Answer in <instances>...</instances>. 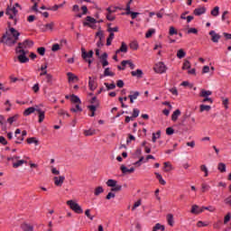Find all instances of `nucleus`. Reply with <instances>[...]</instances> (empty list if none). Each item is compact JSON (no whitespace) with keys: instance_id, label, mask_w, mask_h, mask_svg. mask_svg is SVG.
Wrapping results in <instances>:
<instances>
[{"instance_id":"obj_17","label":"nucleus","mask_w":231,"mask_h":231,"mask_svg":"<svg viewBox=\"0 0 231 231\" xmlns=\"http://www.w3.org/2000/svg\"><path fill=\"white\" fill-rule=\"evenodd\" d=\"M210 95H212V91L206 90L203 88L200 90V93H199V97H201L202 98H207V97H210Z\"/></svg>"},{"instance_id":"obj_49","label":"nucleus","mask_w":231,"mask_h":231,"mask_svg":"<svg viewBox=\"0 0 231 231\" xmlns=\"http://www.w3.org/2000/svg\"><path fill=\"white\" fill-rule=\"evenodd\" d=\"M160 134H161L160 131L157 132L156 134H152V141L153 142V143H155L156 140L160 138Z\"/></svg>"},{"instance_id":"obj_52","label":"nucleus","mask_w":231,"mask_h":231,"mask_svg":"<svg viewBox=\"0 0 231 231\" xmlns=\"http://www.w3.org/2000/svg\"><path fill=\"white\" fill-rule=\"evenodd\" d=\"M84 134H85V136H93V134H95V130H86L85 132H84Z\"/></svg>"},{"instance_id":"obj_42","label":"nucleus","mask_w":231,"mask_h":231,"mask_svg":"<svg viewBox=\"0 0 231 231\" xmlns=\"http://www.w3.org/2000/svg\"><path fill=\"white\" fill-rule=\"evenodd\" d=\"M120 190H122V185H118V184H116V186H114L111 189V192H120Z\"/></svg>"},{"instance_id":"obj_51","label":"nucleus","mask_w":231,"mask_h":231,"mask_svg":"<svg viewBox=\"0 0 231 231\" xmlns=\"http://www.w3.org/2000/svg\"><path fill=\"white\" fill-rule=\"evenodd\" d=\"M189 68H190V61L185 60L182 66V69H189Z\"/></svg>"},{"instance_id":"obj_54","label":"nucleus","mask_w":231,"mask_h":231,"mask_svg":"<svg viewBox=\"0 0 231 231\" xmlns=\"http://www.w3.org/2000/svg\"><path fill=\"white\" fill-rule=\"evenodd\" d=\"M203 209H204V211L208 210V212H215L216 211V208H214V206L203 207Z\"/></svg>"},{"instance_id":"obj_13","label":"nucleus","mask_w":231,"mask_h":231,"mask_svg":"<svg viewBox=\"0 0 231 231\" xmlns=\"http://www.w3.org/2000/svg\"><path fill=\"white\" fill-rule=\"evenodd\" d=\"M207 12V8L205 7H199V8H196L194 11H193V14L194 15H203V14H205Z\"/></svg>"},{"instance_id":"obj_60","label":"nucleus","mask_w":231,"mask_h":231,"mask_svg":"<svg viewBox=\"0 0 231 231\" xmlns=\"http://www.w3.org/2000/svg\"><path fill=\"white\" fill-rule=\"evenodd\" d=\"M90 212H91V210L87 209V210L85 211V216H87V217H88V219H90L91 221H93V216H91Z\"/></svg>"},{"instance_id":"obj_11","label":"nucleus","mask_w":231,"mask_h":231,"mask_svg":"<svg viewBox=\"0 0 231 231\" xmlns=\"http://www.w3.org/2000/svg\"><path fill=\"white\" fill-rule=\"evenodd\" d=\"M130 93H131V95L128 96V98H130V104H134V100H136V98H138V97H140V92L132 91Z\"/></svg>"},{"instance_id":"obj_34","label":"nucleus","mask_w":231,"mask_h":231,"mask_svg":"<svg viewBox=\"0 0 231 231\" xmlns=\"http://www.w3.org/2000/svg\"><path fill=\"white\" fill-rule=\"evenodd\" d=\"M42 32H48V30H53V23L43 25Z\"/></svg>"},{"instance_id":"obj_16","label":"nucleus","mask_w":231,"mask_h":231,"mask_svg":"<svg viewBox=\"0 0 231 231\" xmlns=\"http://www.w3.org/2000/svg\"><path fill=\"white\" fill-rule=\"evenodd\" d=\"M120 170L122 171L123 174H127V172L131 174L134 172V168L132 167L128 169L127 167H125V165H121Z\"/></svg>"},{"instance_id":"obj_22","label":"nucleus","mask_w":231,"mask_h":231,"mask_svg":"<svg viewBox=\"0 0 231 231\" xmlns=\"http://www.w3.org/2000/svg\"><path fill=\"white\" fill-rule=\"evenodd\" d=\"M180 115H181V111H180V109L175 110L173 112V114L171 115L172 122H176V120H178V116H180Z\"/></svg>"},{"instance_id":"obj_1","label":"nucleus","mask_w":231,"mask_h":231,"mask_svg":"<svg viewBox=\"0 0 231 231\" xmlns=\"http://www.w3.org/2000/svg\"><path fill=\"white\" fill-rule=\"evenodd\" d=\"M19 11L15 9V6L13 7H7L5 14L9 16V19H11L13 22H8V27L9 30L6 31L5 34L3 35L2 42L4 44H6L7 46H14L19 41V36L21 35V32L12 26H15L17 24V18L15 17Z\"/></svg>"},{"instance_id":"obj_38","label":"nucleus","mask_w":231,"mask_h":231,"mask_svg":"<svg viewBox=\"0 0 231 231\" xmlns=\"http://www.w3.org/2000/svg\"><path fill=\"white\" fill-rule=\"evenodd\" d=\"M106 185L107 187H116V180H113V179H109L107 181H106Z\"/></svg>"},{"instance_id":"obj_26","label":"nucleus","mask_w":231,"mask_h":231,"mask_svg":"<svg viewBox=\"0 0 231 231\" xmlns=\"http://www.w3.org/2000/svg\"><path fill=\"white\" fill-rule=\"evenodd\" d=\"M71 113H82V107H80V105L77 104L75 107L70 108Z\"/></svg>"},{"instance_id":"obj_57","label":"nucleus","mask_w":231,"mask_h":231,"mask_svg":"<svg viewBox=\"0 0 231 231\" xmlns=\"http://www.w3.org/2000/svg\"><path fill=\"white\" fill-rule=\"evenodd\" d=\"M51 50L52 51H59V50H60V45H59V43H55L52 45Z\"/></svg>"},{"instance_id":"obj_32","label":"nucleus","mask_w":231,"mask_h":231,"mask_svg":"<svg viewBox=\"0 0 231 231\" xmlns=\"http://www.w3.org/2000/svg\"><path fill=\"white\" fill-rule=\"evenodd\" d=\"M113 39H115V33L110 32L108 38L106 39V46H111V42H113Z\"/></svg>"},{"instance_id":"obj_23","label":"nucleus","mask_w":231,"mask_h":231,"mask_svg":"<svg viewBox=\"0 0 231 231\" xmlns=\"http://www.w3.org/2000/svg\"><path fill=\"white\" fill-rule=\"evenodd\" d=\"M172 169V164L170 162H164V172H171Z\"/></svg>"},{"instance_id":"obj_46","label":"nucleus","mask_w":231,"mask_h":231,"mask_svg":"<svg viewBox=\"0 0 231 231\" xmlns=\"http://www.w3.org/2000/svg\"><path fill=\"white\" fill-rule=\"evenodd\" d=\"M201 187H202V192H207V191L210 190V185H208L207 183H202Z\"/></svg>"},{"instance_id":"obj_62","label":"nucleus","mask_w":231,"mask_h":231,"mask_svg":"<svg viewBox=\"0 0 231 231\" xmlns=\"http://www.w3.org/2000/svg\"><path fill=\"white\" fill-rule=\"evenodd\" d=\"M107 32H109V33H113V32H118V27H109Z\"/></svg>"},{"instance_id":"obj_53","label":"nucleus","mask_w":231,"mask_h":231,"mask_svg":"<svg viewBox=\"0 0 231 231\" xmlns=\"http://www.w3.org/2000/svg\"><path fill=\"white\" fill-rule=\"evenodd\" d=\"M169 33H170V35H178V31H176V29L174 27L171 26Z\"/></svg>"},{"instance_id":"obj_50","label":"nucleus","mask_w":231,"mask_h":231,"mask_svg":"<svg viewBox=\"0 0 231 231\" xmlns=\"http://www.w3.org/2000/svg\"><path fill=\"white\" fill-rule=\"evenodd\" d=\"M139 115H140V110L138 108H134L132 117L138 118Z\"/></svg>"},{"instance_id":"obj_5","label":"nucleus","mask_w":231,"mask_h":231,"mask_svg":"<svg viewBox=\"0 0 231 231\" xmlns=\"http://www.w3.org/2000/svg\"><path fill=\"white\" fill-rule=\"evenodd\" d=\"M33 42L31 40H25L23 42H19L15 50H26V48H32Z\"/></svg>"},{"instance_id":"obj_3","label":"nucleus","mask_w":231,"mask_h":231,"mask_svg":"<svg viewBox=\"0 0 231 231\" xmlns=\"http://www.w3.org/2000/svg\"><path fill=\"white\" fill-rule=\"evenodd\" d=\"M15 53L18 55L17 59L19 62H21V64H25V62H29L30 59L26 57V51L23 49H15Z\"/></svg>"},{"instance_id":"obj_24","label":"nucleus","mask_w":231,"mask_h":231,"mask_svg":"<svg viewBox=\"0 0 231 231\" xmlns=\"http://www.w3.org/2000/svg\"><path fill=\"white\" fill-rule=\"evenodd\" d=\"M167 221L170 226H174V216H172V214L167 215Z\"/></svg>"},{"instance_id":"obj_48","label":"nucleus","mask_w":231,"mask_h":231,"mask_svg":"<svg viewBox=\"0 0 231 231\" xmlns=\"http://www.w3.org/2000/svg\"><path fill=\"white\" fill-rule=\"evenodd\" d=\"M156 31L154 29H149L145 34L146 39H150V37H152V33H154Z\"/></svg>"},{"instance_id":"obj_58","label":"nucleus","mask_w":231,"mask_h":231,"mask_svg":"<svg viewBox=\"0 0 231 231\" xmlns=\"http://www.w3.org/2000/svg\"><path fill=\"white\" fill-rule=\"evenodd\" d=\"M230 218H231V214L227 213L226 216L224 217V225H226V223L230 221Z\"/></svg>"},{"instance_id":"obj_64","label":"nucleus","mask_w":231,"mask_h":231,"mask_svg":"<svg viewBox=\"0 0 231 231\" xmlns=\"http://www.w3.org/2000/svg\"><path fill=\"white\" fill-rule=\"evenodd\" d=\"M107 21H115V16H113L111 14H106Z\"/></svg>"},{"instance_id":"obj_45","label":"nucleus","mask_w":231,"mask_h":231,"mask_svg":"<svg viewBox=\"0 0 231 231\" xmlns=\"http://www.w3.org/2000/svg\"><path fill=\"white\" fill-rule=\"evenodd\" d=\"M200 171H202V172H205V177L207 178V176H208V169L207 168V165L202 164L200 166Z\"/></svg>"},{"instance_id":"obj_33","label":"nucleus","mask_w":231,"mask_h":231,"mask_svg":"<svg viewBox=\"0 0 231 231\" xmlns=\"http://www.w3.org/2000/svg\"><path fill=\"white\" fill-rule=\"evenodd\" d=\"M67 75L69 77V82H74V80H79V78L71 72H69Z\"/></svg>"},{"instance_id":"obj_61","label":"nucleus","mask_w":231,"mask_h":231,"mask_svg":"<svg viewBox=\"0 0 231 231\" xmlns=\"http://www.w3.org/2000/svg\"><path fill=\"white\" fill-rule=\"evenodd\" d=\"M0 143H2V145H8V142L4 136H0Z\"/></svg>"},{"instance_id":"obj_35","label":"nucleus","mask_w":231,"mask_h":231,"mask_svg":"<svg viewBox=\"0 0 231 231\" xmlns=\"http://www.w3.org/2000/svg\"><path fill=\"white\" fill-rule=\"evenodd\" d=\"M185 55H187V53L185 52V51H183V49H180L177 51V57L178 59H183L185 57Z\"/></svg>"},{"instance_id":"obj_39","label":"nucleus","mask_w":231,"mask_h":231,"mask_svg":"<svg viewBox=\"0 0 231 231\" xmlns=\"http://www.w3.org/2000/svg\"><path fill=\"white\" fill-rule=\"evenodd\" d=\"M211 15H213V17H217V15H219V6L214 7L211 11Z\"/></svg>"},{"instance_id":"obj_20","label":"nucleus","mask_w":231,"mask_h":231,"mask_svg":"<svg viewBox=\"0 0 231 231\" xmlns=\"http://www.w3.org/2000/svg\"><path fill=\"white\" fill-rule=\"evenodd\" d=\"M21 228L23 231H33V226L28 224V223H23L21 225Z\"/></svg>"},{"instance_id":"obj_37","label":"nucleus","mask_w":231,"mask_h":231,"mask_svg":"<svg viewBox=\"0 0 231 231\" xmlns=\"http://www.w3.org/2000/svg\"><path fill=\"white\" fill-rule=\"evenodd\" d=\"M102 192H104V188H102V186H98L97 188H96L94 194L95 196H100Z\"/></svg>"},{"instance_id":"obj_27","label":"nucleus","mask_w":231,"mask_h":231,"mask_svg":"<svg viewBox=\"0 0 231 231\" xmlns=\"http://www.w3.org/2000/svg\"><path fill=\"white\" fill-rule=\"evenodd\" d=\"M70 100H71V102H73V104H76V105L77 104H79V105L81 104L80 98L76 95H72Z\"/></svg>"},{"instance_id":"obj_30","label":"nucleus","mask_w":231,"mask_h":231,"mask_svg":"<svg viewBox=\"0 0 231 231\" xmlns=\"http://www.w3.org/2000/svg\"><path fill=\"white\" fill-rule=\"evenodd\" d=\"M23 163H26V161L20 160V161H17L14 163H13V167H14V169H17V168L21 167V165H23Z\"/></svg>"},{"instance_id":"obj_4","label":"nucleus","mask_w":231,"mask_h":231,"mask_svg":"<svg viewBox=\"0 0 231 231\" xmlns=\"http://www.w3.org/2000/svg\"><path fill=\"white\" fill-rule=\"evenodd\" d=\"M67 205H69V207L71 208V210L76 212V214H82L84 212V210H82V208L80 207V205H79V203H77L73 200H68Z\"/></svg>"},{"instance_id":"obj_47","label":"nucleus","mask_w":231,"mask_h":231,"mask_svg":"<svg viewBox=\"0 0 231 231\" xmlns=\"http://www.w3.org/2000/svg\"><path fill=\"white\" fill-rule=\"evenodd\" d=\"M116 10H120V7L114 6L113 9L111 7L106 8V12H108L109 14H115V12H116Z\"/></svg>"},{"instance_id":"obj_14","label":"nucleus","mask_w":231,"mask_h":231,"mask_svg":"<svg viewBox=\"0 0 231 231\" xmlns=\"http://www.w3.org/2000/svg\"><path fill=\"white\" fill-rule=\"evenodd\" d=\"M36 111L38 112V116H39L38 122H39L40 124H42V122H44L45 112L42 111L41 108L36 109Z\"/></svg>"},{"instance_id":"obj_63","label":"nucleus","mask_w":231,"mask_h":231,"mask_svg":"<svg viewBox=\"0 0 231 231\" xmlns=\"http://www.w3.org/2000/svg\"><path fill=\"white\" fill-rule=\"evenodd\" d=\"M188 33H198V29H196V28H189L188 30Z\"/></svg>"},{"instance_id":"obj_21","label":"nucleus","mask_w":231,"mask_h":231,"mask_svg":"<svg viewBox=\"0 0 231 231\" xmlns=\"http://www.w3.org/2000/svg\"><path fill=\"white\" fill-rule=\"evenodd\" d=\"M132 77H137L138 79H142V75H143V72L142 69H138L134 71L131 72Z\"/></svg>"},{"instance_id":"obj_43","label":"nucleus","mask_w":231,"mask_h":231,"mask_svg":"<svg viewBox=\"0 0 231 231\" xmlns=\"http://www.w3.org/2000/svg\"><path fill=\"white\" fill-rule=\"evenodd\" d=\"M211 107L208 105H200V113L203 111H210Z\"/></svg>"},{"instance_id":"obj_18","label":"nucleus","mask_w":231,"mask_h":231,"mask_svg":"<svg viewBox=\"0 0 231 231\" xmlns=\"http://www.w3.org/2000/svg\"><path fill=\"white\" fill-rule=\"evenodd\" d=\"M37 109H39L38 107H28L27 109L24 110L23 115L24 116H30V115H32V113H35V111H37Z\"/></svg>"},{"instance_id":"obj_41","label":"nucleus","mask_w":231,"mask_h":231,"mask_svg":"<svg viewBox=\"0 0 231 231\" xmlns=\"http://www.w3.org/2000/svg\"><path fill=\"white\" fill-rule=\"evenodd\" d=\"M37 53H39V55H41L42 57H44V54L46 53V48L39 47L37 49Z\"/></svg>"},{"instance_id":"obj_56","label":"nucleus","mask_w":231,"mask_h":231,"mask_svg":"<svg viewBox=\"0 0 231 231\" xmlns=\"http://www.w3.org/2000/svg\"><path fill=\"white\" fill-rule=\"evenodd\" d=\"M131 50H138V43L136 42H133L130 43Z\"/></svg>"},{"instance_id":"obj_36","label":"nucleus","mask_w":231,"mask_h":231,"mask_svg":"<svg viewBox=\"0 0 231 231\" xmlns=\"http://www.w3.org/2000/svg\"><path fill=\"white\" fill-rule=\"evenodd\" d=\"M65 5H66V2H63L62 4H60V5H55L51 8V10H52V12H57L59 8H62V6H64Z\"/></svg>"},{"instance_id":"obj_28","label":"nucleus","mask_w":231,"mask_h":231,"mask_svg":"<svg viewBox=\"0 0 231 231\" xmlns=\"http://www.w3.org/2000/svg\"><path fill=\"white\" fill-rule=\"evenodd\" d=\"M18 118H19V115H14V116L9 117L7 119V122L8 124H10V125H12L14 122H17Z\"/></svg>"},{"instance_id":"obj_59","label":"nucleus","mask_w":231,"mask_h":231,"mask_svg":"<svg viewBox=\"0 0 231 231\" xmlns=\"http://www.w3.org/2000/svg\"><path fill=\"white\" fill-rule=\"evenodd\" d=\"M140 205H142V200H138L137 202H135L132 208V210H136V208H138Z\"/></svg>"},{"instance_id":"obj_12","label":"nucleus","mask_w":231,"mask_h":231,"mask_svg":"<svg viewBox=\"0 0 231 231\" xmlns=\"http://www.w3.org/2000/svg\"><path fill=\"white\" fill-rule=\"evenodd\" d=\"M64 180H66L64 176L54 177V184L57 187H61L62 183H64Z\"/></svg>"},{"instance_id":"obj_9","label":"nucleus","mask_w":231,"mask_h":231,"mask_svg":"<svg viewBox=\"0 0 231 231\" xmlns=\"http://www.w3.org/2000/svg\"><path fill=\"white\" fill-rule=\"evenodd\" d=\"M96 37H97L99 40L97 42V48H101V46H104V43H102V40L104 39V32L103 31H98L96 33Z\"/></svg>"},{"instance_id":"obj_2","label":"nucleus","mask_w":231,"mask_h":231,"mask_svg":"<svg viewBox=\"0 0 231 231\" xmlns=\"http://www.w3.org/2000/svg\"><path fill=\"white\" fill-rule=\"evenodd\" d=\"M94 52L93 51H89L88 52L86 51V49H81V57L84 60L85 62L88 63V66H91L93 63V60L91 59L93 58Z\"/></svg>"},{"instance_id":"obj_25","label":"nucleus","mask_w":231,"mask_h":231,"mask_svg":"<svg viewBox=\"0 0 231 231\" xmlns=\"http://www.w3.org/2000/svg\"><path fill=\"white\" fill-rule=\"evenodd\" d=\"M158 230H162L164 231L165 230V226L157 223L153 227H152V231H158Z\"/></svg>"},{"instance_id":"obj_15","label":"nucleus","mask_w":231,"mask_h":231,"mask_svg":"<svg viewBox=\"0 0 231 231\" xmlns=\"http://www.w3.org/2000/svg\"><path fill=\"white\" fill-rule=\"evenodd\" d=\"M88 86L91 91H95V89H97V81H95V79L89 77Z\"/></svg>"},{"instance_id":"obj_40","label":"nucleus","mask_w":231,"mask_h":231,"mask_svg":"<svg viewBox=\"0 0 231 231\" xmlns=\"http://www.w3.org/2000/svg\"><path fill=\"white\" fill-rule=\"evenodd\" d=\"M104 75L105 77H115V73L111 72L109 68L105 69Z\"/></svg>"},{"instance_id":"obj_29","label":"nucleus","mask_w":231,"mask_h":231,"mask_svg":"<svg viewBox=\"0 0 231 231\" xmlns=\"http://www.w3.org/2000/svg\"><path fill=\"white\" fill-rule=\"evenodd\" d=\"M217 169L220 172H226V165L223 162L218 163Z\"/></svg>"},{"instance_id":"obj_55","label":"nucleus","mask_w":231,"mask_h":231,"mask_svg":"<svg viewBox=\"0 0 231 231\" xmlns=\"http://www.w3.org/2000/svg\"><path fill=\"white\" fill-rule=\"evenodd\" d=\"M166 134H168V136L174 134V129L172 127H168L166 129Z\"/></svg>"},{"instance_id":"obj_31","label":"nucleus","mask_w":231,"mask_h":231,"mask_svg":"<svg viewBox=\"0 0 231 231\" xmlns=\"http://www.w3.org/2000/svg\"><path fill=\"white\" fill-rule=\"evenodd\" d=\"M155 176H156L157 180H159V183L161 185H166L167 182L165 181V180H163V177H162V174L155 173Z\"/></svg>"},{"instance_id":"obj_8","label":"nucleus","mask_w":231,"mask_h":231,"mask_svg":"<svg viewBox=\"0 0 231 231\" xmlns=\"http://www.w3.org/2000/svg\"><path fill=\"white\" fill-rule=\"evenodd\" d=\"M204 212L203 207H199L196 204L192 205L190 213L195 214L196 216Z\"/></svg>"},{"instance_id":"obj_10","label":"nucleus","mask_w":231,"mask_h":231,"mask_svg":"<svg viewBox=\"0 0 231 231\" xmlns=\"http://www.w3.org/2000/svg\"><path fill=\"white\" fill-rule=\"evenodd\" d=\"M209 35L211 36L212 42H219L221 35L217 34L216 31H210Z\"/></svg>"},{"instance_id":"obj_44","label":"nucleus","mask_w":231,"mask_h":231,"mask_svg":"<svg viewBox=\"0 0 231 231\" xmlns=\"http://www.w3.org/2000/svg\"><path fill=\"white\" fill-rule=\"evenodd\" d=\"M105 86L106 88V91H110V89H115L116 88V85L115 83H112L109 85V83H105Z\"/></svg>"},{"instance_id":"obj_7","label":"nucleus","mask_w":231,"mask_h":231,"mask_svg":"<svg viewBox=\"0 0 231 231\" xmlns=\"http://www.w3.org/2000/svg\"><path fill=\"white\" fill-rule=\"evenodd\" d=\"M87 22L83 23L84 26H89V28H95V26L93 24H96L97 20L91 16H87L86 18Z\"/></svg>"},{"instance_id":"obj_19","label":"nucleus","mask_w":231,"mask_h":231,"mask_svg":"<svg viewBox=\"0 0 231 231\" xmlns=\"http://www.w3.org/2000/svg\"><path fill=\"white\" fill-rule=\"evenodd\" d=\"M120 52L127 53V44H125L124 42L121 43L120 49L116 51V55H118Z\"/></svg>"},{"instance_id":"obj_6","label":"nucleus","mask_w":231,"mask_h":231,"mask_svg":"<svg viewBox=\"0 0 231 231\" xmlns=\"http://www.w3.org/2000/svg\"><path fill=\"white\" fill-rule=\"evenodd\" d=\"M156 73H165L167 71V67L163 62H158L155 67L153 68Z\"/></svg>"}]
</instances>
